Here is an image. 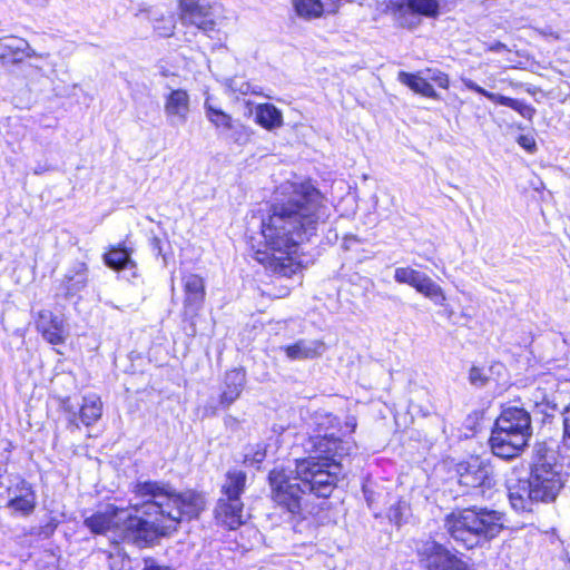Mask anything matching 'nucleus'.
<instances>
[{
  "mask_svg": "<svg viewBox=\"0 0 570 570\" xmlns=\"http://www.w3.org/2000/svg\"><path fill=\"white\" fill-rule=\"evenodd\" d=\"M37 328L42 337L52 345L63 344L68 336L65 320L51 311L39 312Z\"/></svg>",
  "mask_w": 570,
  "mask_h": 570,
  "instance_id": "obj_15",
  "label": "nucleus"
},
{
  "mask_svg": "<svg viewBox=\"0 0 570 570\" xmlns=\"http://www.w3.org/2000/svg\"><path fill=\"white\" fill-rule=\"evenodd\" d=\"M532 434L531 417L519 406H507L495 420L490 438L492 453L502 459L519 455Z\"/></svg>",
  "mask_w": 570,
  "mask_h": 570,
  "instance_id": "obj_6",
  "label": "nucleus"
},
{
  "mask_svg": "<svg viewBox=\"0 0 570 570\" xmlns=\"http://www.w3.org/2000/svg\"><path fill=\"white\" fill-rule=\"evenodd\" d=\"M180 19L184 23L196 26L209 32L215 29L212 6L200 0H179Z\"/></svg>",
  "mask_w": 570,
  "mask_h": 570,
  "instance_id": "obj_12",
  "label": "nucleus"
},
{
  "mask_svg": "<svg viewBox=\"0 0 570 570\" xmlns=\"http://www.w3.org/2000/svg\"><path fill=\"white\" fill-rule=\"evenodd\" d=\"M469 381L472 385L482 387L487 384L488 376L482 368L473 366L469 373Z\"/></svg>",
  "mask_w": 570,
  "mask_h": 570,
  "instance_id": "obj_34",
  "label": "nucleus"
},
{
  "mask_svg": "<svg viewBox=\"0 0 570 570\" xmlns=\"http://www.w3.org/2000/svg\"><path fill=\"white\" fill-rule=\"evenodd\" d=\"M134 494L132 508L145 518L132 515L129 509L107 505L104 511L86 518V527L97 534L110 532L115 543L144 547L175 531L181 521L197 518L206 505L200 493L190 490L177 493L158 481H138Z\"/></svg>",
  "mask_w": 570,
  "mask_h": 570,
  "instance_id": "obj_1",
  "label": "nucleus"
},
{
  "mask_svg": "<svg viewBox=\"0 0 570 570\" xmlns=\"http://www.w3.org/2000/svg\"><path fill=\"white\" fill-rule=\"evenodd\" d=\"M164 114L171 126L186 124L190 114V97L185 89H171L164 97Z\"/></svg>",
  "mask_w": 570,
  "mask_h": 570,
  "instance_id": "obj_13",
  "label": "nucleus"
},
{
  "mask_svg": "<svg viewBox=\"0 0 570 570\" xmlns=\"http://www.w3.org/2000/svg\"><path fill=\"white\" fill-rule=\"evenodd\" d=\"M7 507L13 514L27 517L35 511L37 497L31 485L21 478H16L8 487Z\"/></svg>",
  "mask_w": 570,
  "mask_h": 570,
  "instance_id": "obj_11",
  "label": "nucleus"
},
{
  "mask_svg": "<svg viewBox=\"0 0 570 570\" xmlns=\"http://www.w3.org/2000/svg\"><path fill=\"white\" fill-rule=\"evenodd\" d=\"M115 558L119 559L120 558V554L117 553V556H114L112 553L110 554V559L114 560Z\"/></svg>",
  "mask_w": 570,
  "mask_h": 570,
  "instance_id": "obj_40",
  "label": "nucleus"
},
{
  "mask_svg": "<svg viewBox=\"0 0 570 570\" xmlns=\"http://www.w3.org/2000/svg\"><path fill=\"white\" fill-rule=\"evenodd\" d=\"M444 528L450 538L465 549L483 547L504 528V515L497 510L469 508L445 517Z\"/></svg>",
  "mask_w": 570,
  "mask_h": 570,
  "instance_id": "obj_5",
  "label": "nucleus"
},
{
  "mask_svg": "<svg viewBox=\"0 0 570 570\" xmlns=\"http://www.w3.org/2000/svg\"><path fill=\"white\" fill-rule=\"evenodd\" d=\"M354 445L333 435H315L308 441L309 455L296 461L295 476L292 471L274 469L269 472V487L273 501L292 514L301 511L306 492L317 497H328L342 471L341 462L350 455Z\"/></svg>",
  "mask_w": 570,
  "mask_h": 570,
  "instance_id": "obj_3",
  "label": "nucleus"
},
{
  "mask_svg": "<svg viewBox=\"0 0 570 570\" xmlns=\"http://www.w3.org/2000/svg\"><path fill=\"white\" fill-rule=\"evenodd\" d=\"M289 360H305L320 356L324 352V344L320 341L299 340L293 345L284 347Z\"/></svg>",
  "mask_w": 570,
  "mask_h": 570,
  "instance_id": "obj_21",
  "label": "nucleus"
},
{
  "mask_svg": "<svg viewBox=\"0 0 570 570\" xmlns=\"http://www.w3.org/2000/svg\"><path fill=\"white\" fill-rule=\"evenodd\" d=\"M459 483L472 490L471 494L490 498L495 485L494 472L490 462L480 456H471L456 465Z\"/></svg>",
  "mask_w": 570,
  "mask_h": 570,
  "instance_id": "obj_7",
  "label": "nucleus"
},
{
  "mask_svg": "<svg viewBox=\"0 0 570 570\" xmlns=\"http://www.w3.org/2000/svg\"><path fill=\"white\" fill-rule=\"evenodd\" d=\"M518 142L527 150H532L535 146L534 140L532 138L523 135L518 138Z\"/></svg>",
  "mask_w": 570,
  "mask_h": 570,
  "instance_id": "obj_37",
  "label": "nucleus"
},
{
  "mask_svg": "<svg viewBox=\"0 0 570 570\" xmlns=\"http://www.w3.org/2000/svg\"><path fill=\"white\" fill-rule=\"evenodd\" d=\"M417 554L428 570H472L466 562L433 540L423 541L417 547Z\"/></svg>",
  "mask_w": 570,
  "mask_h": 570,
  "instance_id": "obj_9",
  "label": "nucleus"
},
{
  "mask_svg": "<svg viewBox=\"0 0 570 570\" xmlns=\"http://www.w3.org/2000/svg\"><path fill=\"white\" fill-rule=\"evenodd\" d=\"M547 407H550L554 411H560L563 417V428H564V440L570 441V402L564 406L560 407L554 400H547Z\"/></svg>",
  "mask_w": 570,
  "mask_h": 570,
  "instance_id": "obj_30",
  "label": "nucleus"
},
{
  "mask_svg": "<svg viewBox=\"0 0 570 570\" xmlns=\"http://www.w3.org/2000/svg\"><path fill=\"white\" fill-rule=\"evenodd\" d=\"M504 48H505V46H504L503 43H501V42H497L495 45H493V46L491 47V50H493V51H500V50H502V49H504Z\"/></svg>",
  "mask_w": 570,
  "mask_h": 570,
  "instance_id": "obj_38",
  "label": "nucleus"
},
{
  "mask_svg": "<svg viewBox=\"0 0 570 570\" xmlns=\"http://www.w3.org/2000/svg\"><path fill=\"white\" fill-rule=\"evenodd\" d=\"M246 473L239 470L229 471L223 484V497L220 499L240 500V494L245 490Z\"/></svg>",
  "mask_w": 570,
  "mask_h": 570,
  "instance_id": "obj_25",
  "label": "nucleus"
},
{
  "mask_svg": "<svg viewBox=\"0 0 570 570\" xmlns=\"http://www.w3.org/2000/svg\"><path fill=\"white\" fill-rule=\"evenodd\" d=\"M266 456V450L263 445L257 444L255 448H250L244 455V463L248 465H255L264 461Z\"/></svg>",
  "mask_w": 570,
  "mask_h": 570,
  "instance_id": "obj_31",
  "label": "nucleus"
},
{
  "mask_svg": "<svg viewBox=\"0 0 570 570\" xmlns=\"http://www.w3.org/2000/svg\"><path fill=\"white\" fill-rule=\"evenodd\" d=\"M279 195L261 222L265 249H257L255 259L273 273L288 277L301 266L296 258L299 244L326 222L330 210L311 183H286Z\"/></svg>",
  "mask_w": 570,
  "mask_h": 570,
  "instance_id": "obj_2",
  "label": "nucleus"
},
{
  "mask_svg": "<svg viewBox=\"0 0 570 570\" xmlns=\"http://www.w3.org/2000/svg\"><path fill=\"white\" fill-rule=\"evenodd\" d=\"M88 267L83 262H75L63 275L62 284L67 295H75L87 286Z\"/></svg>",
  "mask_w": 570,
  "mask_h": 570,
  "instance_id": "obj_20",
  "label": "nucleus"
},
{
  "mask_svg": "<svg viewBox=\"0 0 570 570\" xmlns=\"http://www.w3.org/2000/svg\"><path fill=\"white\" fill-rule=\"evenodd\" d=\"M407 510V505L405 502H397L395 505H392L389 511V518L392 522L400 524L404 513Z\"/></svg>",
  "mask_w": 570,
  "mask_h": 570,
  "instance_id": "obj_35",
  "label": "nucleus"
},
{
  "mask_svg": "<svg viewBox=\"0 0 570 570\" xmlns=\"http://www.w3.org/2000/svg\"><path fill=\"white\" fill-rule=\"evenodd\" d=\"M155 31L161 37H170L174 33L176 22L171 13L165 14L158 10L151 12Z\"/></svg>",
  "mask_w": 570,
  "mask_h": 570,
  "instance_id": "obj_28",
  "label": "nucleus"
},
{
  "mask_svg": "<svg viewBox=\"0 0 570 570\" xmlns=\"http://www.w3.org/2000/svg\"><path fill=\"white\" fill-rule=\"evenodd\" d=\"M184 287V307L187 312H198L205 299V282L197 274L187 273L181 278Z\"/></svg>",
  "mask_w": 570,
  "mask_h": 570,
  "instance_id": "obj_17",
  "label": "nucleus"
},
{
  "mask_svg": "<svg viewBox=\"0 0 570 570\" xmlns=\"http://www.w3.org/2000/svg\"><path fill=\"white\" fill-rule=\"evenodd\" d=\"M556 461L554 451L539 452L530 476L508 485L509 501L517 512H530L537 502L556 500L563 487Z\"/></svg>",
  "mask_w": 570,
  "mask_h": 570,
  "instance_id": "obj_4",
  "label": "nucleus"
},
{
  "mask_svg": "<svg viewBox=\"0 0 570 570\" xmlns=\"http://www.w3.org/2000/svg\"><path fill=\"white\" fill-rule=\"evenodd\" d=\"M120 561H121V563H125V559L124 558H121ZM126 563H129V560H126ZM121 566L124 567V564H121Z\"/></svg>",
  "mask_w": 570,
  "mask_h": 570,
  "instance_id": "obj_42",
  "label": "nucleus"
},
{
  "mask_svg": "<svg viewBox=\"0 0 570 570\" xmlns=\"http://www.w3.org/2000/svg\"><path fill=\"white\" fill-rule=\"evenodd\" d=\"M102 414V403L98 395L90 394L83 396L82 405L80 407V420L81 422L89 426L96 423Z\"/></svg>",
  "mask_w": 570,
  "mask_h": 570,
  "instance_id": "obj_26",
  "label": "nucleus"
},
{
  "mask_svg": "<svg viewBox=\"0 0 570 570\" xmlns=\"http://www.w3.org/2000/svg\"><path fill=\"white\" fill-rule=\"evenodd\" d=\"M205 108L206 117L215 127L224 130H230L233 128V120L229 115L225 114L220 109L214 108L208 104V101L205 102Z\"/></svg>",
  "mask_w": 570,
  "mask_h": 570,
  "instance_id": "obj_29",
  "label": "nucleus"
},
{
  "mask_svg": "<svg viewBox=\"0 0 570 570\" xmlns=\"http://www.w3.org/2000/svg\"><path fill=\"white\" fill-rule=\"evenodd\" d=\"M105 264L115 269H130L136 276V263L130 258V252L125 247H114L104 256Z\"/></svg>",
  "mask_w": 570,
  "mask_h": 570,
  "instance_id": "obj_24",
  "label": "nucleus"
},
{
  "mask_svg": "<svg viewBox=\"0 0 570 570\" xmlns=\"http://www.w3.org/2000/svg\"><path fill=\"white\" fill-rule=\"evenodd\" d=\"M295 13L305 20L317 19L326 11V3L322 0H292Z\"/></svg>",
  "mask_w": 570,
  "mask_h": 570,
  "instance_id": "obj_27",
  "label": "nucleus"
},
{
  "mask_svg": "<svg viewBox=\"0 0 570 570\" xmlns=\"http://www.w3.org/2000/svg\"><path fill=\"white\" fill-rule=\"evenodd\" d=\"M549 35H550V36H552L554 39H559V36H558V35H556V33H553V32H551V33H549Z\"/></svg>",
  "mask_w": 570,
  "mask_h": 570,
  "instance_id": "obj_41",
  "label": "nucleus"
},
{
  "mask_svg": "<svg viewBox=\"0 0 570 570\" xmlns=\"http://www.w3.org/2000/svg\"><path fill=\"white\" fill-rule=\"evenodd\" d=\"M47 55H38L29 42L20 37L6 36L0 38V60L6 63H20L26 58L41 59Z\"/></svg>",
  "mask_w": 570,
  "mask_h": 570,
  "instance_id": "obj_14",
  "label": "nucleus"
},
{
  "mask_svg": "<svg viewBox=\"0 0 570 570\" xmlns=\"http://www.w3.org/2000/svg\"><path fill=\"white\" fill-rule=\"evenodd\" d=\"M442 0H390L389 8L396 22L406 29L420 27V16L436 19L441 14Z\"/></svg>",
  "mask_w": 570,
  "mask_h": 570,
  "instance_id": "obj_8",
  "label": "nucleus"
},
{
  "mask_svg": "<svg viewBox=\"0 0 570 570\" xmlns=\"http://www.w3.org/2000/svg\"><path fill=\"white\" fill-rule=\"evenodd\" d=\"M228 87L232 91L238 92L240 95H247L249 92H255L252 90V86L248 81H246L243 77H234L228 80Z\"/></svg>",
  "mask_w": 570,
  "mask_h": 570,
  "instance_id": "obj_32",
  "label": "nucleus"
},
{
  "mask_svg": "<svg viewBox=\"0 0 570 570\" xmlns=\"http://www.w3.org/2000/svg\"><path fill=\"white\" fill-rule=\"evenodd\" d=\"M461 81L466 89L478 92L495 104L512 108L513 110L519 112L525 119L531 120L535 114V109L533 107H531L530 105H527L525 102L514 99V98H510V97H507L503 95L490 92V91L485 90L484 88L480 87L478 83H475L470 78L462 77Z\"/></svg>",
  "mask_w": 570,
  "mask_h": 570,
  "instance_id": "obj_16",
  "label": "nucleus"
},
{
  "mask_svg": "<svg viewBox=\"0 0 570 570\" xmlns=\"http://www.w3.org/2000/svg\"><path fill=\"white\" fill-rule=\"evenodd\" d=\"M246 382L245 371L234 368L226 372L224 380V389L220 394L219 403L224 407L230 406L242 394Z\"/></svg>",
  "mask_w": 570,
  "mask_h": 570,
  "instance_id": "obj_19",
  "label": "nucleus"
},
{
  "mask_svg": "<svg viewBox=\"0 0 570 570\" xmlns=\"http://www.w3.org/2000/svg\"><path fill=\"white\" fill-rule=\"evenodd\" d=\"M426 78L434 81L440 88L448 89L450 85L449 76L436 69H428Z\"/></svg>",
  "mask_w": 570,
  "mask_h": 570,
  "instance_id": "obj_33",
  "label": "nucleus"
},
{
  "mask_svg": "<svg viewBox=\"0 0 570 570\" xmlns=\"http://www.w3.org/2000/svg\"><path fill=\"white\" fill-rule=\"evenodd\" d=\"M255 121L267 130L283 126V114L272 104H259L255 107Z\"/></svg>",
  "mask_w": 570,
  "mask_h": 570,
  "instance_id": "obj_22",
  "label": "nucleus"
},
{
  "mask_svg": "<svg viewBox=\"0 0 570 570\" xmlns=\"http://www.w3.org/2000/svg\"><path fill=\"white\" fill-rule=\"evenodd\" d=\"M30 67H33V65H30ZM35 68L39 71H41V68L39 66H35Z\"/></svg>",
  "mask_w": 570,
  "mask_h": 570,
  "instance_id": "obj_43",
  "label": "nucleus"
},
{
  "mask_svg": "<svg viewBox=\"0 0 570 570\" xmlns=\"http://www.w3.org/2000/svg\"><path fill=\"white\" fill-rule=\"evenodd\" d=\"M110 568H111V570H120V569H122V566L119 568H116L115 563L111 562Z\"/></svg>",
  "mask_w": 570,
  "mask_h": 570,
  "instance_id": "obj_39",
  "label": "nucleus"
},
{
  "mask_svg": "<svg viewBox=\"0 0 570 570\" xmlns=\"http://www.w3.org/2000/svg\"><path fill=\"white\" fill-rule=\"evenodd\" d=\"M394 279L399 284L414 287L416 292L430 298L434 304L444 306L446 297L442 287L426 274L411 267H397L394 271Z\"/></svg>",
  "mask_w": 570,
  "mask_h": 570,
  "instance_id": "obj_10",
  "label": "nucleus"
},
{
  "mask_svg": "<svg viewBox=\"0 0 570 570\" xmlns=\"http://www.w3.org/2000/svg\"><path fill=\"white\" fill-rule=\"evenodd\" d=\"M397 80L407 86L415 94H420L424 97L438 99L439 96L432 85L428 81V78H423L416 73H409L405 71H400L397 73Z\"/></svg>",
  "mask_w": 570,
  "mask_h": 570,
  "instance_id": "obj_23",
  "label": "nucleus"
},
{
  "mask_svg": "<svg viewBox=\"0 0 570 570\" xmlns=\"http://www.w3.org/2000/svg\"><path fill=\"white\" fill-rule=\"evenodd\" d=\"M142 570H173L170 567L165 564H159L153 559L145 560V567Z\"/></svg>",
  "mask_w": 570,
  "mask_h": 570,
  "instance_id": "obj_36",
  "label": "nucleus"
},
{
  "mask_svg": "<svg viewBox=\"0 0 570 570\" xmlns=\"http://www.w3.org/2000/svg\"><path fill=\"white\" fill-rule=\"evenodd\" d=\"M215 515L223 525L229 530H235L245 522L244 504L237 499H219L215 509Z\"/></svg>",
  "mask_w": 570,
  "mask_h": 570,
  "instance_id": "obj_18",
  "label": "nucleus"
}]
</instances>
